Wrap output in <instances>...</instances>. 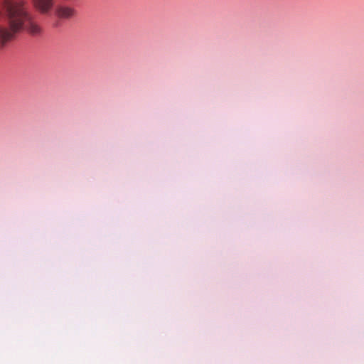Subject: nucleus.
<instances>
[{
	"label": "nucleus",
	"mask_w": 364,
	"mask_h": 364,
	"mask_svg": "<svg viewBox=\"0 0 364 364\" xmlns=\"http://www.w3.org/2000/svg\"><path fill=\"white\" fill-rule=\"evenodd\" d=\"M23 29L32 34L41 33L26 0H2L0 5V46H6Z\"/></svg>",
	"instance_id": "f257e3e1"
},
{
	"label": "nucleus",
	"mask_w": 364,
	"mask_h": 364,
	"mask_svg": "<svg viewBox=\"0 0 364 364\" xmlns=\"http://www.w3.org/2000/svg\"><path fill=\"white\" fill-rule=\"evenodd\" d=\"M33 6L41 14H48L52 9L54 14L61 19H69L74 17L76 11L71 5L60 3L55 5V0H31Z\"/></svg>",
	"instance_id": "f03ea898"
},
{
	"label": "nucleus",
	"mask_w": 364,
	"mask_h": 364,
	"mask_svg": "<svg viewBox=\"0 0 364 364\" xmlns=\"http://www.w3.org/2000/svg\"><path fill=\"white\" fill-rule=\"evenodd\" d=\"M0 48H2V47L0 46Z\"/></svg>",
	"instance_id": "7ed1b4c3"
}]
</instances>
